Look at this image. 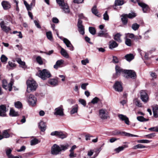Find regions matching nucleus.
<instances>
[{"instance_id":"nucleus-49","label":"nucleus","mask_w":158,"mask_h":158,"mask_svg":"<svg viewBox=\"0 0 158 158\" xmlns=\"http://www.w3.org/2000/svg\"><path fill=\"white\" fill-rule=\"evenodd\" d=\"M89 30L90 33L93 35H94L96 33V30L93 27H89Z\"/></svg>"},{"instance_id":"nucleus-19","label":"nucleus","mask_w":158,"mask_h":158,"mask_svg":"<svg viewBox=\"0 0 158 158\" xmlns=\"http://www.w3.org/2000/svg\"><path fill=\"white\" fill-rule=\"evenodd\" d=\"M39 127L42 131H44L46 129V123L43 121H40L39 124Z\"/></svg>"},{"instance_id":"nucleus-60","label":"nucleus","mask_w":158,"mask_h":158,"mask_svg":"<svg viewBox=\"0 0 158 158\" xmlns=\"http://www.w3.org/2000/svg\"><path fill=\"white\" fill-rule=\"evenodd\" d=\"M128 37L130 38H135L134 35L132 33H127L126 34V38H127Z\"/></svg>"},{"instance_id":"nucleus-34","label":"nucleus","mask_w":158,"mask_h":158,"mask_svg":"<svg viewBox=\"0 0 158 158\" xmlns=\"http://www.w3.org/2000/svg\"><path fill=\"white\" fill-rule=\"evenodd\" d=\"M137 120L140 122H144L148 121L149 119L145 118L143 116H139L137 117Z\"/></svg>"},{"instance_id":"nucleus-30","label":"nucleus","mask_w":158,"mask_h":158,"mask_svg":"<svg viewBox=\"0 0 158 158\" xmlns=\"http://www.w3.org/2000/svg\"><path fill=\"white\" fill-rule=\"evenodd\" d=\"M60 53L64 57L68 58L69 56L66 51L63 48H61L60 51Z\"/></svg>"},{"instance_id":"nucleus-31","label":"nucleus","mask_w":158,"mask_h":158,"mask_svg":"<svg viewBox=\"0 0 158 158\" xmlns=\"http://www.w3.org/2000/svg\"><path fill=\"white\" fill-rule=\"evenodd\" d=\"M121 20L124 24H126L127 22V14L123 15H122Z\"/></svg>"},{"instance_id":"nucleus-36","label":"nucleus","mask_w":158,"mask_h":158,"mask_svg":"<svg viewBox=\"0 0 158 158\" xmlns=\"http://www.w3.org/2000/svg\"><path fill=\"white\" fill-rule=\"evenodd\" d=\"M10 114L12 116H17L19 115L18 112H16L13 109H11L10 110Z\"/></svg>"},{"instance_id":"nucleus-33","label":"nucleus","mask_w":158,"mask_h":158,"mask_svg":"<svg viewBox=\"0 0 158 158\" xmlns=\"http://www.w3.org/2000/svg\"><path fill=\"white\" fill-rule=\"evenodd\" d=\"M78 109V106L77 105H76L72 108L70 111L71 114H73L75 113H77Z\"/></svg>"},{"instance_id":"nucleus-42","label":"nucleus","mask_w":158,"mask_h":158,"mask_svg":"<svg viewBox=\"0 0 158 158\" xmlns=\"http://www.w3.org/2000/svg\"><path fill=\"white\" fill-rule=\"evenodd\" d=\"M92 12L93 14L96 16H98V15H97L98 12L96 5L94 6L92 9Z\"/></svg>"},{"instance_id":"nucleus-9","label":"nucleus","mask_w":158,"mask_h":158,"mask_svg":"<svg viewBox=\"0 0 158 158\" xmlns=\"http://www.w3.org/2000/svg\"><path fill=\"white\" fill-rule=\"evenodd\" d=\"M113 88L115 91L118 92H122L123 90L122 84L121 82L118 81L115 82L113 85Z\"/></svg>"},{"instance_id":"nucleus-50","label":"nucleus","mask_w":158,"mask_h":158,"mask_svg":"<svg viewBox=\"0 0 158 158\" xmlns=\"http://www.w3.org/2000/svg\"><path fill=\"white\" fill-rule=\"evenodd\" d=\"M24 4L27 10L29 11L31 10V7L30 6V5L28 4L27 2L25 0L24 1Z\"/></svg>"},{"instance_id":"nucleus-58","label":"nucleus","mask_w":158,"mask_h":158,"mask_svg":"<svg viewBox=\"0 0 158 158\" xmlns=\"http://www.w3.org/2000/svg\"><path fill=\"white\" fill-rule=\"evenodd\" d=\"M99 100V99L97 97H95L91 101V102L93 104L97 103Z\"/></svg>"},{"instance_id":"nucleus-15","label":"nucleus","mask_w":158,"mask_h":158,"mask_svg":"<svg viewBox=\"0 0 158 158\" xmlns=\"http://www.w3.org/2000/svg\"><path fill=\"white\" fill-rule=\"evenodd\" d=\"M119 118L121 120L124 121L125 123L127 125H129L130 121L128 118L126 116L122 114L118 115Z\"/></svg>"},{"instance_id":"nucleus-4","label":"nucleus","mask_w":158,"mask_h":158,"mask_svg":"<svg viewBox=\"0 0 158 158\" xmlns=\"http://www.w3.org/2000/svg\"><path fill=\"white\" fill-rule=\"evenodd\" d=\"M99 116L102 120H105L109 118V112L105 108H102L99 110Z\"/></svg>"},{"instance_id":"nucleus-54","label":"nucleus","mask_w":158,"mask_h":158,"mask_svg":"<svg viewBox=\"0 0 158 158\" xmlns=\"http://www.w3.org/2000/svg\"><path fill=\"white\" fill-rule=\"evenodd\" d=\"M122 133L123 135L126 136H128V137H129V136L138 137V135H132V134H130L129 133H127L126 132H122Z\"/></svg>"},{"instance_id":"nucleus-6","label":"nucleus","mask_w":158,"mask_h":158,"mask_svg":"<svg viewBox=\"0 0 158 158\" xmlns=\"http://www.w3.org/2000/svg\"><path fill=\"white\" fill-rule=\"evenodd\" d=\"M2 86L5 89L7 90L8 89L10 91L12 90V86L13 84V82L12 80H11L10 82L8 84L7 86V82L6 80H4L2 81Z\"/></svg>"},{"instance_id":"nucleus-35","label":"nucleus","mask_w":158,"mask_h":158,"mask_svg":"<svg viewBox=\"0 0 158 158\" xmlns=\"http://www.w3.org/2000/svg\"><path fill=\"white\" fill-rule=\"evenodd\" d=\"M121 36V35L119 33L116 34L114 37V40L118 42H121L122 41L120 38Z\"/></svg>"},{"instance_id":"nucleus-5","label":"nucleus","mask_w":158,"mask_h":158,"mask_svg":"<svg viewBox=\"0 0 158 158\" xmlns=\"http://www.w3.org/2000/svg\"><path fill=\"white\" fill-rule=\"evenodd\" d=\"M61 152V148L59 146L55 144L51 147V153L52 155H56Z\"/></svg>"},{"instance_id":"nucleus-8","label":"nucleus","mask_w":158,"mask_h":158,"mask_svg":"<svg viewBox=\"0 0 158 158\" xmlns=\"http://www.w3.org/2000/svg\"><path fill=\"white\" fill-rule=\"evenodd\" d=\"M140 98L142 101L146 103L148 100V96L147 93L144 90H141L140 93Z\"/></svg>"},{"instance_id":"nucleus-10","label":"nucleus","mask_w":158,"mask_h":158,"mask_svg":"<svg viewBox=\"0 0 158 158\" xmlns=\"http://www.w3.org/2000/svg\"><path fill=\"white\" fill-rule=\"evenodd\" d=\"M0 26L2 30L6 34H8L11 30L10 27H9L7 26L4 21H2L0 22Z\"/></svg>"},{"instance_id":"nucleus-56","label":"nucleus","mask_w":158,"mask_h":158,"mask_svg":"<svg viewBox=\"0 0 158 158\" xmlns=\"http://www.w3.org/2000/svg\"><path fill=\"white\" fill-rule=\"evenodd\" d=\"M79 102L84 106L86 105V102L84 99L80 98L79 100Z\"/></svg>"},{"instance_id":"nucleus-16","label":"nucleus","mask_w":158,"mask_h":158,"mask_svg":"<svg viewBox=\"0 0 158 158\" xmlns=\"http://www.w3.org/2000/svg\"><path fill=\"white\" fill-rule=\"evenodd\" d=\"M138 5L140 6L142 8V10L144 13L147 12V11L149 9L148 6L146 4L142 2H138Z\"/></svg>"},{"instance_id":"nucleus-11","label":"nucleus","mask_w":158,"mask_h":158,"mask_svg":"<svg viewBox=\"0 0 158 158\" xmlns=\"http://www.w3.org/2000/svg\"><path fill=\"white\" fill-rule=\"evenodd\" d=\"M82 21L80 19H78L77 23V27L78 29V31L80 34L83 35L85 33L84 28L82 25Z\"/></svg>"},{"instance_id":"nucleus-32","label":"nucleus","mask_w":158,"mask_h":158,"mask_svg":"<svg viewBox=\"0 0 158 158\" xmlns=\"http://www.w3.org/2000/svg\"><path fill=\"white\" fill-rule=\"evenodd\" d=\"M133 102L135 104L138 106L141 107L142 106L141 103L140 102L139 100L137 98L134 99Z\"/></svg>"},{"instance_id":"nucleus-7","label":"nucleus","mask_w":158,"mask_h":158,"mask_svg":"<svg viewBox=\"0 0 158 158\" xmlns=\"http://www.w3.org/2000/svg\"><path fill=\"white\" fill-rule=\"evenodd\" d=\"M64 109L62 106L61 105L60 106L55 108V112L54 114L56 115H59L60 116H63Z\"/></svg>"},{"instance_id":"nucleus-55","label":"nucleus","mask_w":158,"mask_h":158,"mask_svg":"<svg viewBox=\"0 0 158 158\" xmlns=\"http://www.w3.org/2000/svg\"><path fill=\"white\" fill-rule=\"evenodd\" d=\"M11 151L12 150L10 149H7L6 150V153L8 158H10V156H13V155L11 154Z\"/></svg>"},{"instance_id":"nucleus-25","label":"nucleus","mask_w":158,"mask_h":158,"mask_svg":"<svg viewBox=\"0 0 158 158\" xmlns=\"http://www.w3.org/2000/svg\"><path fill=\"white\" fill-rule=\"evenodd\" d=\"M16 65L14 62L9 61L8 62V65H7L6 68L8 69H10L16 67Z\"/></svg>"},{"instance_id":"nucleus-46","label":"nucleus","mask_w":158,"mask_h":158,"mask_svg":"<svg viewBox=\"0 0 158 158\" xmlns=\"http://www.w3.org/2000/svg\"><path fill=\"white\" fill-rule=\"evenodd\" d=\"M39 143L38 140L36 139L35 138L33 139H32L31 141V145H34L37 144Z\"/></svg>"},{"instance_id":"nucleus-63","label":"nucleus","mask_w":158,"mask_h":158,"mask_svg":"<svg viewBox=\"0 0 158 158\" xmlns=\"http://www.w3.org/2000/svg\"><path fill=\"white\" fill-rule=\"evenodd\" d=\"M81 62L82 64L85 65L87 63H89V61L87 59H86L85 60H81Z\"/></svg>"},{"instance_id":"nucleus-57","label":"nucleus","mask_w":158,"mask_h":158,"mask_svg":"<svg viewBox=\"0 0 158 158\" xmlns=\"http://www.w3.org/2000/svg\"><path fill=\"white\" fill-rule=\"evenodd\" d=\"M155 134L154 133H152L148 135H145L144 136L146 137L147 138L149 139H151L153 137H155Z\"/></svg>"},{"instance_id":"nucleus-13","label":"nucleus","mask_w":158,"mask_h":158,"mask_svg":"<svg viewBox=\"0 0 158 158\" xmlns=\"http://www.w3.org/2000/svg\"><path fill=\"white\" fill-rule=\"evenodd\" d=\"M124 74H127L131 78H135L136 77L135 73L132 70H125L124 71Z\"/></svg>"},{"instance_id":"nucleus-12","label":"nucleus","mask_w":158,"mask_h":158,"mask_svg":"<svg viewBox=\"0 0 158 158\" xmlns=\"http://www.w3.org/2000/svg\"><path fill=\"white\" fill-rule=\"evenodd\" d=\"M60 8L63 10L64 12L66 14H69L70 12V9L67 3H64L60 6Z\"/></svg>"},{"instance_id":"nucleus-22","label":"nucleus","mask_w":158,"mask_h":158,"mask_svg":"<svg viewBox=\"0 0 158 158\" xmlns=\"http://www.w3.org/2000/svg\"><path fill=\"white\" fill-rule=\"evenodd\" d=\"M48 83L52 86H55L58 85V81L57 79L53 78L49 80Z\"/></svg>"},{"instance_id":"nucleus-62","label":"nucleus","mask_w":158,"mask_h":158,"mask_svg":"<svg viewBox=\"0 0 158 158\" xmlns=\"http://www.w3.org/2000/svg\"><path fill=\"white\" fill-rule=\"evenodd\" d=\"M148 130L150 131L158 132V127H155L150 128H149Z\"/></svg>"},{"instance_id":"nucleus-47","label":"nucleus","mask_w":158,"mask_h":158,"mask_svg":"<svg viewBox=\"0 0 158 158\" xmlns=\"http://www.w3.org/2000/svg\"><path fill=\"white\" fill-rule=\"evenodd\" d=\"M37 62L40 64L41 65L43 64L42 58L40 56H38L36 59Z\"/></svg>"},{"instance_id":"nucleus-61","label":"nucleus","mask_w":158,"mask_h":158,"mask_svg":"<svg viewBox=\"0 0 158 158\" xmlns=\"http://www.w3.org/2000/svg\"><path fill=\"white\" fill-rule=\"evenodd\" d=\"M34 22L35 25L39 29L41 28V27L39 24V21H38L35 20H34Z\"/></svg>"},{"instance_id":"nucleus-38","label":"nucleus","mask_w":158,"mask_h":158,"mask_svg":"<svg viewBox=\"0 0 158 158\" xmlns=\"http://www.w3.org/2000/svg\"><path fill=\"white\" fill-rule=\"evenodd\" d=\"M46 36L47 38L50 41L53 40V38L52 33L51 31L47 32L46 33Z\"/></svg>"},{"instance_id":"nucleus-48","label":"nucleus","mask_w":158,"mask_h":158,"mask_svg":"<svg viewBox=\"0 0 158 158\" xmlns=\"http://www.w3.org/2000/svg\"><path fill=\"white\" fill-rule=\"evenodd\" d=\"M15 107L17 108H21L22 107V105L19 101H17L15 103Z\"/></svg>"},{"instance_id":"nucleus-51","label":"nucleus","mask_w":158,"mask_h":158,"mask_svg":"<svg viewBox=\"0 0 158 158\" xmlns=\"http://www.w3.org/2000/svg\"><path fill=\"white\" fill-rule=\"evenodd\" d=\"M151 141L147 139H141L137 140V142L138 143H148Z\"/></svg>"},{"instance_id":"nucleus-2","label":"nucleus","mask_w":158,"mask_h":158,"mask_svg":"<svg viewBox=\"0 0 158 158\" xmlns=\"http://www.w3.org/2000/svg\"><path fill=\"white\" fill-rule=\"evenodd\" d=\"M27 92L29 93L30 90L32 91L36 90L37 86V84L34 80L32 79L28 80L27 82Z\"/></svg>"},{"instance_id":"nucleus-14","label":"nucleus","mask_w":158,"mask_h":158,"mask_svg":"<svg viewBox=\"0 0 158 158\" xmlns=\"http://www.w3.org/2000/svg\"><path fill=\"white\" fill-rule=\"evenodd\" d=\"M63 40L66 46L69 48V49L71 51L73 50V47L71 44L70 42L67 39L64 38Z\"/></svg>"},{"instance_id":"nucleus-59","label":"nucleus","mask_w":158,"mask_h":158,"mask_svg":"<svg viewBox=\"0 0 158 158\" xmlns=\"http://www.w3.org/2000/svg\"><path fill=\"white\" fill-rule=\"evenodd\" d=\"M103 19L105 20H108L109 19V15L107 14V11H106L103 15Z\"/></svg>"},{"instance_id":"nucleus-29","label":"nucleus","mask_w":158,"mask_h":158,"mask_svg":"<svg viewBox=\"0 0 158 158\" xmlns=\"http://www.w3.org/2000/svg\"><path fill=\"white\" fill-rule=\"evenodd\" d=\"M125 57L127 61H130L134 58V56L132 54H129L126 55Z\"/></svg>"},{"instance_id":"nucleus-27","label":"nucleus","mask_w":158,"mask_h":158,"mask_svg":"<svg viewBox=\"0 0 158 158\" xmlns=\"http://www.w3.org/2000/svg\"><path fill=\"white\" fill-rule=\"evenodd\" d=\"M17 61L21 66V67L24 69L26 68L27 67L25 65V63L24 62L22 61L20 58L17 59Z\"/></svg>"},{"instance_id":"nucleus-28","label":"nucleus","mask_w":158,"mask_h":158,"mask_svg":"<svg viewBox=\"0 0 158 158\" xmlns=\"http://www.w3.org/2000/svg\"><path fill=\"white\" fill-rule=\"evenodd\" d=\"M127 147H128L126 145H124L123 146H120L118 148H115L114 149V151L118 153L120 152L123 150L125 148Z\"/></svg>"},{"instance_id":"nucleus-41","label":"nucleus","mask_w":158,"mask_h":158,"mask_svg":"<svg viewBox=\"0 0 158 158\" xmlns=\"http://www.w3.org/2000/svg\"><path fill=\"white\" fill-rule=\"evenodd\" d=\"M2 136L3 138H8L10 137V135L8 133L7 130H4L2 133Z\"/></svg>"},{"instance_id":"nucleus-23","label":"nucleus","mask_w":158,"mask_h":158,"mask_svg":"<svg viewBox=\"0 0 158 158\" xmlns=\"http://www.w3.org/2000/svg\"><path fill=\"white\" fill-rule=\"evenodd\" d=\"M2 5L4 9L7 10L10 8V5L8 2L5 1H3L2 2Z\"/></svg>"},{"instance_id":"nucleus-45","label":"nucleus","mask_w":158,"mask_h":158,"mask_svg":"<svg viewBox=\"0 0 158 158\" xmlns=\"http://www.w3.org/2000/svg\"><path fill=\"white\" fill-rule=\"evenodd\" d=\"M58 137L62 139H63L66 138L67 137V135L62 132L59 131Z\"/></svg>"},{"instance_id":"nucleus-53","label":"nucleus","mask_w":158,"mask_h":158,"mask_svg":"<svg viewBox=\"0 0 158 158\" xmlns=\"http://www.w3.org/2000/svg\"><path fill=\"white\" fill-rule=\"evenodd\" d=\"M136 14L133 12L127 14V17L130 19H132L134 18L136 16Z\"/></svg>"},{"instance_id":"nucleus-52","label":"nucleus","mask_w":158,"mask_h":158,"mask_svg":"<svg viewBox=\"0 0 158 158\" xmlns=\"http://www.w3.org/2000/svg\"><path fill=\"white\" fill-rule=\"evenodd\" d=\"M69 145L68 144L65 145H61L60 146V147L61 148V151L62 150L64 151L67 149Z\"/></svg>"},{"instance_id":"nucleus-39","label":"nucleus","mask_w":158,"mask_h":158,"mask_svg":"<svg viewBox=\"0 0 158 158\" xmlns=\"http://www.w3.org/2000/svg\"><path fill=\"white\" fill-rule=\"evenodd\" d=\"M146 148V147L142 144H139L136 145L134 146L132 148L134 149H136L138 148Z\"/></svg>"},{"instance_id":"nucleus-1","label":"nucleus","mask_w":158,"mask_h":158,"mask_svg":"<svg viewBox=\"0 0 158 158\" xmlns=\"http://www.w3.org/2000/svg\"><path fill=\"white\" fill-rule=\"evenodd\" d=\"M36 75L43 80H45L47 78L51 77L50 72L46 69H43L42 70H39Z\"/></svg>"},{"instance_id":"nucleus-40","label":"nucleus","mask_w":158,"mask_h":158,"mask_svg":"<svg viewBox=\"0 0 158 158\" xmlns=\"http://www.w3.org/2000/svg\"><path fill=\"white\" fill-rule=\"evenodd\" d=\"M139 27V25L136 23L133 24L131 26L132 29L135 31L137 30Z\"/></svg>"},{"instance_id":"nucleus-44","label":"nucleus","mask_w":158,"mask_h":158,"mask_svg":"<svg viewBox=\"0 0 158 158\" xmlns=\"http://www.w3.org/2000/svg\"><path fill=\"white\" fill-rule=\"evenodd\" d=\"M125 43L128 46H131L132 45L131 40L128 38H125Z\"/></svg>"},{"instance_id":"nucleus-26","label":"nucleus","mask_w":158,"mask_h":158,"mask_svg":"<svg viewBox=\"0 0 158 158\" xmlns=\"http://www.w3.org/2000/svg\"><path fill=\"white\" fill-rule=\"evenodd\" d=\"M154 116L155 118L158 117V106H156L153 108Z\"/></svg>"},{"instance_id":"nucleus-64","label":"nucleus","mask_w":158,"mask_h":158,"mask_svg":"<svg viewBox=\"0 0 158 158\" xmlns=\"http://www.w3.org/2000/svg\"><path fill=\"white\" fill-rule=\"evenodd\" d=\"M88 85V83L82 84L81 85V88L85 90L86 89V86Z\"/></svg>"},{"instance_id":"nucleus-3","label":"nucleus","mask_w":158,"mask_h":158,"mask_svg":"<svg viewBox=\"0 0 158 158\" xmlns=\"http://www.w3.org/2000/svg\"><path fill=\"white\" fill-rule=\"evenodd\" d=\"M28 92L26 93V99L29 104L31 106H34L36 104L37 102L36 98L33 94L28 95Z\"/></svg>"},{"instance_id":"nucleus-37","label":"nucleus","mask_w":158,"mask_h":158,"mask_svg":"<svg viewBox=\"0 0 158 158\" xmlns=\"http://www.w3.org/2000/svg\"><path fill=\"white\" fill-rule=\"evenodd\" d=\"M1 61L2 62L6 64L8 60V58L4 55H2L0 58Z\"/></svg>"},{"instance_id":"nucleus-18","label":"nucleus","mask_w":158,"mask_h":158,"mask_svg":"<svg viewBox=\"0 0 158 158\" xmlns=\"http://www.w3.org/2000/svg\"><path fill=\"white\" fill-rule=\"evenodd\" d=\"M6 107L4 105L0 106V116L4 117L6 115Z\"/></svg>"},{"instance_id":"nucleus-24","label":"nucleus","mask_w":158,"mask_h":158,"mask_svg":"<svg viewBox=\"0 0 158 158\" xmlns=\"http://www.w3.org/2000/svg\"><path fill=\"white\" fill-rule=\"evenodd\" d=\"M64 61L63 60H60L57 61L56 64L54 65V68L55 69H57L64 63Z\"/></svg>"},{"instance_id":"nucleus-20","label":"nucleus","mask_w":158,"mask_h":158,"mask_svg":"<svg viewBox=\"0 0 158 158\" xmlns=\"http://www.w3.org/2000/svg\"><path fill=\"white\" fill-rule=\"evenodd\" d=\"M118 46V44L114 41L111 40L109 43V47L110 49H112Z\"/></svg>"},{"instance_id":"nucleus-21","label":"nucleus","mask_w":158,"mask_h":158,"mask_svg":"<svg viewBox=\"0 0 158 158\" xmlns=\"http://www.w3.org/2000/svg\"><path fill=\"white\" fill-rule=\"evenodd\" d=\"M107 30L101 31L98 33V36L100 37H108L109 35L108 33L106 32Z\"/></svg>"},{"instance_id":"nucleus-17","label":"nucleus","mask_w":158,"mask_h":158,"mask_svg":"<svg viewBox=\"0 0 158 158\" xmlns=\"http://www.w3.org/2000/svg\"><path fill=\"white\" fill-rule=\"evenodd\" d=\"M116 71V74L118 76L120 74L124 73V71L125 70H123L118 65H116L115 68Z\"/></svg>"},{"instance_id":"nucleus-43","label":"nucleus","mask_w":158,"mask_h":158,"mask_svg":"<svg viewBox=\"0 0 158 158\" xmlns=\"http://www.w3.org/2000/svg\"><path fill=\"white\" fill-rule=\"evenodd\" d=\"M123 3V0H115L114 3L115 6H121Z\"/></svg>"}]
</instances>
